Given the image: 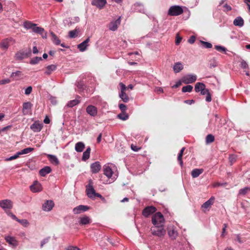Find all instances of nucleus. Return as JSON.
<instances>
[{
  "label": "nucleus",
  "instance_id": "nucleus-1",
  "mask_svg": "<svg viewBox=\"0 0 250 250\" xmlns=\"http://www.w3.org/2000/svg\"><path fill=\"white\" fill-rule=\"evenodd\" d=\"M150 231L152 235L159 237H163L166 233L164 226L161 225L152 227L150 229Z\"/></svg>",
  "mask_w": 250,
  "mask_h": 250
},
{
  "label": "nucleus",
  "instance_id": "nucleus-2",
  "mask_svg": "<svg viewBox=\"0 0 250 250\" xmlns=\"http://www.w3.org/2000/svg\"><path fill=\"white\" fill-rule=\"evenodd\" d=\"M152 223L154 226H164L165 219L163 214L160 212H156L152 217Z\"/></svg>",
  "mask_w": 250,
  "mask_h": 250
},
{
  "label": "nucleus",
  "instance_id": "nucleus-3",
  "mask_svg": "<svg viewBox=\"0 0 250 250\" xmlns=\"http://www.w3.org/2000/svg\"><path fill=\"white\" fill-rule=\"evenodd\" d=\"M183 10L181 6L174 5L171 6L168 11V15L172 16H178L182 14Z\"/></svg>",
  "mask_w": 250,
  "mask_h": 250
},
{
  "label": "nucleus",
  "instance_id": "nucleus-4",
  "mask_svg": "<svg viewBox=\"0 0 250 250\" xmlns=\"http://www.w3.org/2000/svg\"><path fill=\"white\" fill-rule=\"evenodd\" d=\"M197 80V76L195 74H187L182 78V82L185 84L191 83Z\"/></svg>",
  "mask_w": 250,
  "mask_h": 250
},
{
  "label": "nucleus",
  "instance_id": "nucleus-5",
  "mask_svg": "<svg viewBox=\"0 0 250 250\" xmlns=\"http://www.w3.org/2000/svg\"><path fill=\"white\" fill-rule=\"evenodd\" d=\"M0 207L3 208L5 211L8 212V209H10L13 208V202L8 199L0 200Z\"/></svg>",
  "mask_w": 250,
  "mask_h": 250
},
{
  "label": "nucleus",
  "instance_id": "nucleus-6",
  "mask_svg": "<svg viewBox=\"0 0 250 250\" xmlns=\"http://www.w3.org/2000/svg\"><path fill=\"white\" fill-rule=\"evenodd\" d=\"M156 210V208L153 206H148L143 209L142 214L146 217H147L154 213Z\"/></svg>",
  "mask_w": 250,
  "mask_h": 250
},
{
  "label": "nucleus",
  "instance_id": "nucleus-7",
  "mask_svg": "<svg viewBox=\"0 0 250 250\" xmlns=\"http://www.w3.org/2000/svg\"><path fill=\"white\" fill-rule=\"evenodd\" d=\"M15 42V41L13 38H7L1 41L0 43V47L2 49L7 50L10 45V42Z\"/></svg>",
  "mask_w": 250,
  "mask_h": 250
},
{
  "label": "nucleus",
  "instance_id": "nucleus-8",
  "mask_svg": "<svg viewBox=\"0 0 250 250\" xmlns=\"http://www.w3.org/2000/svg\"><path fill=\"white\" fill-rule=\"evenodd\" d=\"M32 104L29 102H25L22 105V113L23 115H26L31 113Z\"/></svg>",
  "mask_w": 250,
  "mask_h": 250
},
{
  "label": "nucleus",
  "instance_id": "nucleus-9",
  "mask_svg": "<svg viewBox=\"0 0 250 250\" xmlns=\"http://www.w3.org/2000/svg\"><path fill=\"white\" fill-rule=\"evenodd\" d=\"M89 207L87 206L79 205L73 208V212L75 214H80L88 210Z\"/></svg>",
  "mask_w": 250,
  "mask_h": 250
},
{
  "label": "nucleus",
  "instance_id": "nucleus-10",
  "mask_svg": "<svg viewBox=\"0 0 250 250\" xmlns=\"http://www.w3.org/2000/svg\"><path fill=\"white\" fill-rule=\"evenodd\" d=\"M106 3V0H92L91 4L99 9H102Z\"/></svg>",
  "mask_w": 250,
  "mask_h": 250
},
{
  "label": "nucleus",
  "instance_id": "nucleus-11",
  "mask_svg": "<svg viewBox=\"0 0 250 250\" xmlns=\"http://www.w3.org/2000/svg\"><path fill=\"white\" fill-rule=\"evenodd\" d=\"M92 220L89 217L84 215L79 218V224L81 225H85L91 223Z\"/></svg>",
  "mask_w": 250,
  "mask_h": 250
},
{
  "label": "nucleus",
  "instance_id": "nucleus-12",
  "mask_svg": "<svg viewBox=\"0 0 250 250\" xmlns=\"http://www.w3.org/2000/svg\"><path fill=\"white\" fill-rule=\"evenodd\" d=\"M214 200L215 198L214 197H211L209 200H208L202 205L201 208L204 212H205V209L208 208L214 203Z\"/></svg>",
  "mask_w": 250,
  "mask_h": 250
},
{
  "label": "nucleus",
  "instance_id": "nucleus-13",
  "mask_svg": "<svg viewBox=\"0 0 250 250\" xmlns=\"http://www.w3.org/2000/svg\"><path fill=\"white\" fill-rule=\"evenodd\" d=\"M30 188L31 190L33 192H39L42 190V186L38 181H35L34 184L30 186Z\"/></svg>",
  "mask_w": 250,
  "mask_h": 250
},
{
  "label": "nucleus",
  "instance_id": "nucleus-14",
  "mask_svg": "<svg viewBox=\"0 0 250 250\" xmlns=\"http://www.w3.org/2000/svg\"><path fill=\"white\" fill-rule=\"evenodd\" d=\"M90 168L93 173H98L101 169V166L99 162H95L90 166Z\"/></svg>",
  "mask_w": 250,
  "mask_h": 250
},
{
  "label": "nucleus",
  "instance_id": "nucleus-15",
  "mask_svg": "<svg viewBox=\"0 0 250 250\" xmlns=\"http://www.w3.org/2000/svg\"><path fill=\"white\" fill-rule=\"evenodd\" d=\"M54 202L51 200L46 201L42 205V209L45 211H50L54 207Z\"/></svg>",
  "mask_w": 250,
  "mask_h": 250
},
{
  "label": "nucleus",
  "instance_id": "nucleus-16",
  "mask_svg": "<svg viewBox=\"0 0 250 250\" xmlns=\"http://www.w3.org/2000/svg\"><path fill=\"white\" fill-rule=\"evenodd\" d=\"M42 124H40L39 122H35L30 126V128L34 132H39L41 130L42 128Z\"/></svg>",
  "mask_w": 250,
  "mask_h": 250
},
{
  "label": "nucleus",
  "instance_id": "nucleus-17",
  "mask_svg": "<svg viewBox=\"0 0 250 250\" xmlns=\"http://www.w3.org/2000/svg\"><path fill=\"white\" fill-rule=\"evenodd\" d=\"M86 192L87 195L89 198H94V196L95 194H96V192L93 187V186L90 183H89L88 185L87 186Z\"/></svg>",
  "mask_w": 250,
  "mask_h": 250
},
{
  "label": "nucleus",
  "instance_id": "nucleus-18",
  "mask_svg": "<svg viewBox=\"0 0 250 250\" xmlns=\"http://www.w3.org/2000/svg\"><path fill=\"white\" fill-rule=\"evenodd\" d=\"M86 110L87 113L91 116H95L97 114V109L93 105H88Z\"/></svg>",
  "mask_w": 250,
  "mask_h": 250
},
{
  "label": "nucleus",
  "instance_id": "nucleus-19",
  "mask_svg": "<svg viewBox=\"0 0 250 250\" xmlns=\"http://www.w3.org/2000/svg\"><path fill=\"white\" fill-rule=\"evenodd\" d=\"M120 24V18L115 21H111L109 24V29L111 31H115L117 29L118 25Z\"/></svg>",
  "mask_w": 250,
  "mask_h": 250
},
{
  "label": "nucleus",
  "instance_id": "nucleus-20",
  "mask_svg": "<svg viewBox=\"0 0 250 250\" xmlns=\"http://www.w3.org/2000/svg\"><path fill=\"white\" fill-rule=\"evenodd\" d=\"M81 102V97L77 96L75 99L70 101L67 104V106L69 107H73V106L78 104Z\"/></svg>",
  "mask_w": 250,
  "mask_h": 250
},
{
  "label": "nucleus",
  "instance_id": "nucleus-21",
  "mask_svg": "<svg viewBox=\"0 0 250 250\" xmlns=\"http://www.w3.org/2000/svg\"><path fill=\"white\" fill-rule=\"evenodd\" d=\"M46 156L52 164L56 166L59 164V161L56 156L51 154H46Z\"/></svg>",
  "mask_w": 250,
  "mask_h": 250
},
{
  "label": "nucleus",
  "instance_id": "nucleus-22",
  "mask_svg": "<svg viewBox=\"0 0 250 250\" xmlns=\"http://www.w3.org/2000/svg\"><path fill=\"white\" fill-rule=\"evenodd\" d=\"M89 41V39H86L84 41L78 45V48L81 51H84L86 50L87 46H88V43Z\"/></svg>",
  "mask_w": 250,
  "mask_h": 250
},
{
  "label": "nucleus",
  "instance_id": "nucleus-23",
  "mask_svg": "<svg viewBox=\"0 0 250 250\" xmlns=\"http://www.w3.org/2000/svg\"><path fill=\"white\" fill-rule=\"evenodd\" d=\"M51 171V168L48 166H46L43 168H42L40 171L39 174L41 176L44 177L46 174L50 173Z\"/></svg>",
  "mask_w": 250,
  "mask_h": 250
},
{
  "label": "nucleus",
  "instance_id": "nucleus-24",
  "mask_svg": "<svg viewBox=\"0 0 250 250\" xmlns=\"http://www.w3.org/2000/svg\"><path fill=\"white\" fill-rule=\"evenodd\" d=\"M120 89H121V94H125V92L128 90L129 89H132L133 87V85L132 84H129L127 87L125 86V84L121 83L119 84Z\"/></svg>",
  "mask_w": 250,
  "mask_h": 250
},
{
  "label": "nucleus",
  "instance_id": "nucleus-25",
  "mask_svg": "<svg viewBox=\"0 0 250 250\" xmlns=\"http://www.w3.org/2000/svg\"><path fill=\"white\" fill-rule=\"evenodd\" d=\"M206 85L203 83H197L195 85V90L196 92H199L204 91V88H205Z\"/></svg>",
  "mask_w": 250,
  "mask_h": 250
},
{
  "label": "nucleus",
  "instance_id": "nucleus-26",
  "mask_svg": "<svg viewBox=\"0 0 250 250\" xmlns=\"http://www.w3.org/2000/svg\"><path fill=\"white\" fill-rule=\"evenodd\" d=\"M85 147V145L83 142H79L76 144L75 146V150L78 152H82Z\"/></svg>",
  "mask_w": 250,
  "mask_h": 250
},
{
  "label": "nucleus",
  "instance_id": "nucleus-27",
  "mask_svg": "<svg viewBox=\"0 0 250 250\" xmlns=\"http://www.w3.org/2000/svg\"><path fill=\"white\" fill-rule=\"evenodd\" d=\"M233 24L239 27H242L244 25V20L241 17H238L233 21Z\"/></svg>",
  "mask_w": 250,
  "mask_h": 250
},
{
  "label": "nucleus",
  "instance_id": "nucleus-28",
  "mask_svg": "<svg viewBox=\"0 0 250 250\" xmlns=\"http://www.w3.org/2000/svg\"><path fill=\"white\" fill-rule=\"evenodd\" d=\"M183 68L184 67L183 64L181 62H178L175 63L173 69L175 73H178L181 71L183 69Z\"/></svg>",
  "mask_w": 250,
  "mask_h": 250
},
{
  "label": "nucleus",
  "instance_id": "nucleus-29",
  "mask_svg": "<svg viewBox=\"0 0 250 250\" xmlns=\"http://www.w3.org/2000/svg\"><path fill=\"white\" fill-rule=\"evenodd\" d=\"M203 172V169L195 168L192 170L191 174L193 178H196L198 177Z\"/></svg>",
  "mask_w": 250,
  "mask_h": 250
},
{
  "label": "nucleus",
  "instance_id": "nucleus-30",
  "mask_svg": "<svg viewBox=\"0 0 250 250\" xmlns=\"http://www.w3.org/2000/svg\"><path fill=\"white\" fill-rule=\"evenodd\" d=\"M57 66L54 64H51L46 67V70L45 72V74L46 75H50L53 71L56 69Z\"/></svg>",
  "mask_w": 250,
  "mask_h": 250
},
{
  "label": "nucleus",
  "instance_id": "nucleus-31",
  "mask_svg": "<svg viewBox=\"0 0 250 250\" xmlns=\"http://www.w3.org/2000/svg\"><path fill=\"white\" fill-rule=\"evenodd\" d=\"M134 9L136 11L145 13L144 5L142 4L137 2L134 4Z\"/></svg>",
  "mask_w": 250,
  "mask_h": 250
},
{
  "label": "nucleus",
  "instance_id": "nucleus-32",
  "mask_svg": "<svg viewBox=\"0 0 250 250\" xmlns=\"http://www.w3.org/2000/svg\"><path fill=\"white\" fill-rule=\"evenodd\" d=\"M91 151V148L90 147H88L86 150L83 153L82 160L83 161H86L89 159L90 157V153Z\"/></svg>",
  "mask_w": 250,
  "mask_h": 250
},
{
  "label": "nucleus",
  "instance_id": "nucleus-33",
  "mask_svg": "<svg viewBox=\"0 0 250 250\" xmlns=\"http://www.w3.org/2000/svg\"><path fill=\"white\" fill-rule=\"evenodd\" d=\"M5 239L6 241V242L10 245L13 246L17 245V241L14 237L8 236L5 237Z\"/></svg>",
  "mask_w": 250,
  "mask_h": 250
},
{
  "label": "nucleus",
  "instance_id": "nucleus-34",
  "mask_svg": "<svg viewBox=\"0 0 250 250\" xmlns=\"http://www.w3.org/2000/svg\"><path fill=\"white\" fill-rule=\"evenodd\" d=\"M50 35L52 37L51 40L53 41V43L56 45L60 44L61 41L53 32H50Z\"/></svg>",
  "mask_w": 250,
  "mask_h": 250
},
{
  "label": "nucleus",
  "instance_id": "nucleus-35",
  "mask_svg": "<svg viewBox=\"0 0 250 250\" xmlns=\"http://www.w3.org/2000/svg\"><path fill=\"white\" fill-rule=\"evenodd\" d=\"M32 30L33 32L39 34H42L44 32V29L43 28L37 26V25L34 26Z\"/></svg>",
  "mask_w": 250,
  "mask_h": 250
},
{
  "label": "nucleus",
  "instance_id": "nucleus-36",
  "mask_svg": "<svg viewBox=\"0 0 250 250\" xmlns=\"http://www.w3.org/2000/svg\"><path fill=\"white\" fill-rule=\"evenodd\" d=\"M104 174L108 178H110L113 174V172L111 168L107 167L104 169Z\"/></svg>",
  "mask_w": 250,
  "mask_h": 250
},
{
  "label": "nucleus",
  "instance_id": "nucleus-37",
  "mask_svg": "<svg viewBox=\"0 0 250 250\" xmlns=\"http://www.w3.org/2000/svg\"><path fill=\"white\" fill-rule=\"evenodd\" d=\"M37 25L36 24L33 23L31 21H26L23 23V26L25 28L27 29H31L32 30L34 26Z\"/></svg>",
  "mask_w": 250,
  "mask_h": 250
},
{
  "label": "nucleus",
  "instance_id": "nucleus-38",
  "mask_svg": "<svg viewBox=\"0 0 250 250\" xmlns=\"http://www.w3.org/2000/svg\"><path fill=\"white\" fill-rule=\"evenodd\" d=\"M77 87L80 92H83V90L85 88L84 83L83 81L78 82L77 83Z\"/></svg>",
  "mask_w": 250,
  "mask_h": 250
},
{
  "label": "nucleus",
  "instance_id": "nucleus-39",
  "mask_svg": "<svg viewBox=\"0 0 250 250\" xmlns=\"http://www.w3.org/2000/svg\"><path fill=\"white\" fill-rule=\"evenodd\" d=\"M169 236L172 239H175L178 235V233L176 230L174 229H169L168 231Z\"/></svg>",
  "mask_w": 250,
  "mask_h": 250
},
{
  "label": "nucleus",
  "instance_id": "nucleus-40",
  "mask_svg": "<svg viewBox=\"0 0 250 250\" xmlns=\"http://www.w3.org/2000/svg\"><path fill=\"white\" fill-rule=\"evenodd\" d=\"M26 56V55L22 52H17L15 56V59L16 60H22Z\"/></svg>",
  "mask_w": 250,
  "mask_h": 250
},
{
  "label": "nucleus",
  "instance_id": "nucleus-41",
  "mask_svg": "<svg viewBox=\"0 0 250 250\" xmlns=\"http://www.w3.org/2000/svg\"><path fill=\"white\" fill-rule=\"evenodd\" d=\"M33 150H34V148L27 147V148L22 149L21 151H19V154L21 155V154H27V153H29L32 152Z\"/></svg>",
  "mask_w": 250,
  "mask_h": 250
},
{
  "label": "nucleus",
  "instance_id": "nucleus-42",
  "mask_svg": "<svg viewBox=\"0 0 250 250\" xmlns=\"http://www.w3.org/2000/svg\"><path fill=\"white\" fill-rule=\"evenodd\" d=\"M214 141V137L212 134H208L206 138L207 144H210Z\"/></svg>",
  "mask_w": 250,
  "mask_h": 250
},
{
  "label": "nucleus",
  "instance_id": "nucleus-43",
  "mask_svg": "<svg viewBox=\"0 0 250 250\" xmlns=\"http://www.w3.org/2000/svg\"><path fill=\"white\" fill-rule=\"evenodd\" d=\"M193 89V87L190 85H187L183 87L182 91L183 93L190 92Z\"/></svg>",
  "mask_w": 250,
  "mask_h": 250
},
{
  "label": "nucleus",
  "instance_id": "nucleus-44",
  "mask_svg": "<svg viewBox=\"0 0 250 250\" xmlns=\"http://www.w3.org/2000/svg\"><path fill=\"white\" fill-rule=\"evenodd\" d=\"M42 60L41 57H36L32 59L30 62L31 64H36Z\"/></svg>",
  "mask_w": 250,
  "mask_h": 250
},
{
  "label": "nucleus",
  "instance_id": "nucleus-45",
  "mask_svg": "<svg viewBox=\"0 0 250 250\" xmlns=\"http://www.w3.org/2000/svg\"><path fill=\"white\" fill-rule=\"evenodd\" d=\"M249 191H250V187H245L244 188H242L239 190V194L240 195H246Z\"/></svg>",
  "mask_w": 250,
  "mask_h": 250
},
{
  "label": "nucleus",
  "instance_id": "nucleus-46",
  "mask_svg": "<svg viewBox=\"0 0 250 250\" xmlns=\"http://www.w3.org/2000/svg\"><path fill=\"white\" fill-rule=\"evenodd\" d=\"M118 117L119 119L122 120H126L128 118V115L127 114L125 113V112H123L118 115Z\"/></svg>",
  "mask_w": 250,
  "mask_h": 250
},
{
  "label": "nucleus",
  "instance_id": "nucleus-47",
  "mask_svg": "<svg viewBox=\"0 0 250 250\" xmlns=\"http://www.w3.org/2000/svg\"><path fill=\"white\" fill-rule=\"evenodd\" d=\"M214 48L218 51L223 52L225 53L227 51V49L225 47L221 45H215Z\"/></svg>",
  "mask_w": 250,
  "mask_h": 250
},
{
  "label": "nucleus",
  "instance_id": "nucleus-48",
  "mask_svg": "<svg viewBox=\"0 0 250 250\" xmlns=\"http://www.w3.org/2000/svg\"><path fill=\"white\" fill-rule=\"evenodd\" d=\"M19 154V152H17L14 155H13L12 156H11L10 157H9L8 158H7L5 160L6 161H12V160H13L14 159H17V158L19 157L20 154Z\"/></svg>",
  "mask_w": 250,
  "mask_h": 250
},
{
  "label": "nucleus",
  "instance_id": "nucleus-49",
  "mask_svg": "<svg viewBox=\"0 0 250 250\" xmlns=\"http://www.w3.org/2000/svg\"><path fill=\"white\" fill-rule=\"evenodd\" d=\"M119 96L123 102L126 103L129 101V98L128 95H119Z\"/></svg>",
  "mask_w": 250,
  "mask_h": 250
},
{
  "label": "nucleus",
  "instance_id": "nucleus-50",
  "mask_svg": "<svg viewBox=\"0 0 250 250\" xmlns=\"http://www.w3.org/2000/svg\"><path fill=\"white\" fill-rule=\"evenodd\" d=\"M240 66L243 69H246L249 68V66L247 62L243 60H242L241 61Z\"/></svg>",
  "mask_w": 250,
  "mask_h": 250
},
{
  "label": "nucleus",
  "instance_id": "nucleus-51",
  "mask_svg": "<svg viewBox=\"0 0 250 250\" xmlns=\"http://www.w3.org/2000/svg\"><path fill=\"white\" fill-rule=\"evenodd\" d=\"M183 155V154L179 153L178 155V157H177V160H178V162L179 163L181 167H182L183 166V162L182 161Z\"/></svg>",
  "mask_w": 250,
  "mask_h": 250
},
{
  "label": "nucleus",
  "instance_id": "nucleus-52",
  "mask_svg": "<svg viewBox=\"0 0 250 250\" xmlns=\"http://www.w3.org/2000/svg\"><path fill=\"white\" fill-rule=\"evenodd\" d=\"M49 100L53 105H55L57 103V101L55 97L50 95L49 96Z\"/></svg>",
  "mask_w": 250,
  "mask_h": 250
},
{
  "label": "nucleus",
  "instance_id": "nucleus-53",
  "mask_svg": "<svg viewBox=\"0 0 250 250\" xmlns=\"http://www.w3.org/2000/svg\"><path fill=\"white\" fill-rule=\"evenodd\" d=\"M201 43L202 44L204 45L205 47H206V48H210L212 47V45L211 43L208 42L201 41Z\"/></svg>",
  "mask_w": 250,
  "mask_h": 250
},
{
  "label": "nucleus",
  "instance_id": "nucleus-54",
  "mask_svg": "<svg viewBox=\"0 0 250 250\" xmlns=\"http://www.w3.org/2000/svg\"><path fill=\"white\" fill-rule=\"evenodd\" d=\"M235 240L240 244H242L245 241V240L243 239L239 234L236 235V238Z\"/></svg>",
  "mask_w": 250,
  "mask_h": 250
},
{
  "label": "nucleus",
  "instance_id": "nucleus-55",
  "mask_svg": "<svg viewBox=\"0 0 250 250\" xmlns=\"http://www.w3.org/2000/svg\"><path fill=\"white\" fill-rule=\"evenodd\" d=\"M10 80L9 79H5L3 80H0V85L5 84L7 83H9L10 82Z\"/></svg>",
  "mask_w": 250,
  "mask_h": 250
},
{
  "label": "nucleus",
  "instance_id": "nucleus-56",
  "mask_svg": "<svg viewBox=\"0 0 250 250\" xmlns=\"http://www.w3.org/2000/svg\"><path fill=\"white\" fill-rule=\"evenodd\" d=\"M76 30H71L69 32V36L71 38H75L76 35Z\"/></svg>",
  "mask_w": 250,
  "mask_h": 250
},
{
  "label": "nucleus",
  "instance_id": "nucleus-57",
  "mask_svg": "<svg viewBox=\"0 0 250 250\" xmlns=\"http://www.w3.org/2000/svg\"><path fill=\"white\" fill-rule=\"evenodd\" d=\"M21 72L17 71L15 72H12L11 74V77H20L21 75Z\"/></svg>",
  "mask_w": 250,
  "mask_h": 250
},
{
  "label": "nucleus",
  "instance_id": "nucleus-58",
  "mask_svg": "<svg viewBox=\"0 0 250 250\" xmlns=\"http://www.w3.org/2000/svg\"><path fill=\"white\" fill-rule=\"evenodd\" d=\"M119 107L120 109H121V110L122 111V112H125V111L126 109V105L125 104H119Z\"/></svg>",
  "mask_w": 250,
  "mask_h": 250
},
{
  "label": "nucleus",
  "instance_id": "nucleus-59",
  "mask_svg": "<svg viewBox=\"0 0 250 250\" xmlns=\"http://www.w3.org/2000/svg\"><path fill=\"white\" fill-rule=\"evenodd\" d=\"M182 38L179 36L178 34H177L176 37V41L175 43L176 45L179 44L182 41Z\"/></svg>",
  "mask_w": 250,
  "mask_h": 250
},
{
  "label": "nucleus",
  "instance_id": "nucleus-60",
  "mask_svg": "<svg viewBox=\"0 0 250 250\" xmlns=\"http://www.w3.org/2000/svg\"><path fill=\"white\" fill-rule=\"evenodd\" d=\"M17 221L24 226L28 224L27 221L25 219L20 220L18 219H17Z\"/></svg>",
  "mask_w": 250,
  "mask_h": 250
},
{
  "label": "nucleus",
  "instance_id": "nucleus-61",
  "mask_svg": "<svg viewBox=\"0 0 250 250\" xmlns=\"http://www.w3.org/2000/svg\"><path fill=\"white\" fill-rule=\"evenodd\" d=\"M131 148L134 151H138L139 150H140L141 149L140 147H139L137 146H136L133 144H132L131 145Z\"/></svg>",
  "mask_w": 250,
  "mask_h": 250
},
{
  "label": "nucleus",
  "instance_id": "nucleus-62",
  "mask_svg": "<svg viewBox=\"0 0 250 250\" xmlns=\"http://www.w3.org/2000/svg\"><path fill=\"white\" fill-rule=\"evenodd\" d=\"M32 91V87L31 86H28L25 90L24 94H30Z\"/></svg>",
  "mask_w": 250,
  "mask_h": 250
},
{
  "label": "nucleus",
  "instance_id": "nucleus-63",
  "mask_svg": "<svg viewBox=\"0 0 250 250\" xmlns=\"http://www.w3.org/2000/svg\"><path fill=\"white\" fill-rule=\"evenodd\" d=\"M48 241H49V239H48V238H45V239H44L43 240H42V242H41V248H42V247H43V245H44L45 244H46V243H48Z\"/></svg>",
  "mask_w": 250,
  "mask_h": 250
},
{
  "label": "nucleus",
  "instance_id": "nucleus-64",
  "mask_svg": "<svg viewBox=\"0 0 250 250\" xmlns=\"http://www.w3.org/2000/svg\"><path fill=\"white\" fill-rule=\"evenodd\" d=\"M68 250H81V249L77 247L70 246L68 248Z\"/></svg>",
  "mask_w": 250,
  "mask_h": 250
}]
</instances>
